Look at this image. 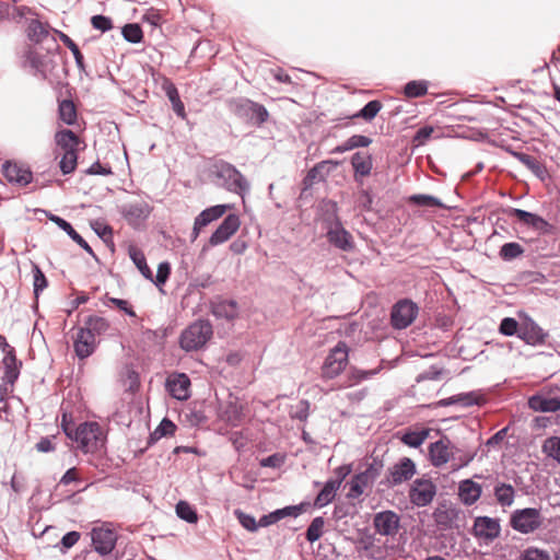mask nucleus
<instances>
[{"mask_svg":"<svg viewBox=\"0 0 560 560\" xmlns=\"http://www.w3.org/2000/svg\"><path fill=\"white\" fill-rule=\"evenodd\" d=\"M493 494L497 502L502 506H511L515 500V490L512 485L505 482H498L494 486Z\"/></svg>","mask_w":560,"mask_h":560,"instance_id":"nucleus-32","label":"nucleus"},{"mask_svg":"<svg viewBox=\"0 0 560 560\" xmlns=\"http://www.w3.org/2000/svg\"><path fill=\"white\" fill-rule=\"evenodd\" d=\"M212 334V325L208 320H197L182 332L180 347L185 351L198 350L208 342Z\"/></svg>","mask_w":560,"mask_h":560,"instance_id":"nucleus-4","label":"nucleus"},{"mask_svg":"<svg viewBox=\"0 0 560 560\" xmlns=\"http://www.w3.org/2000/svg\"><path fill=\"white\" fill-rule=\"evenodd\" d=\"M62 429L65 434L78 443V447L84 453H94L104 444V435L101 425L97 422H83L73 428L63 421Z\"/></svg>","mask_w":560,"mask_h":560,"instance_id":"nucleus-2","label":"nucleus"},{"mask_svg":"<svg viewBox=\"0 0 560 560\" xmlns=\"http://www.w3.org/2000/svg\"><path fill=\"white\" fill-rule=\"evenodd\" d=\"M229 108L240 119L258 127L269 118V113L264 105L245 97L231 100Z\"/></svg>","mask_w":560,"mask_h":560,"instance_id":"nucleus-3","label":"nucleus"},{"mask_svg":"<svg viewBox=\"0 0 560 560\" xmlns=\"http://www.w3.org/2000/svg\"><path fill=\"white\" fill-rule=\"evenodd\" d=\"M348 362V348L346 343L339 342L327 355L322 368V376L327 380L335 378L346 368Z\"/></svg>","mask_w":560,"mask_h":560,"instance_id":"nucleus-7","label":"nucleus"},{"mask_svg":"<svg viewBox=\"0 0 560 560\" xmlns=\"http://www.w3.org/2000/svg\"><path fill=\"white\" fill-rule=\"evenodd\" d=\"M458 494L464 504L472 505L481 495V486L470 479H465L459 483Z\"/></svg>","mask_w":560,"mask_h":560,"instance_id":"nucleus-22","label":"nucleus"},{"mask_svg":"<svg viewBox=\"0 0 560 560\" xmlns=\"http://www.w3.org/2000/svg\"><path fill=\"white\" fill-rule=\"evenodd\" d=\"M380 372V369H373V370H360V369H353L350 372V380L352 381L349 385L358 384L364 380L371 378L372 376L376 375Z\"/></svg>","mask_w":560,"mask_h":560,"instance_id":"nucleus-54","label":"nucleus"},{"mask_svg":"<svg viewBox=\"0 0 560 560\" xmlns=\"http://www.w3.org/2000/svg\"><path fill=\"white\" fill-rule=\"evenodd\" d=\"M241 220L237 214H229L224 218L217 230L211 234L209 244L218 246L229 241L240 229Z\"/></svg>","mask_w":560,"mask_h":560,"instance_id":"nucleus-14","label":"nucleus"},{"mask_svg":"<svg viewBox=\"0 0 560 560\" xmlns=\"http://www.w3.org/2000/svg\"><path fill=\"white\" fill-rule=\"evenodd\" d=\"M408 201L418 207L443 208L447 207L436 197L425 194H415L408 198Z\"/></svg>","mask_w":560,"mask_h":560,"instance_id":"nucleus-39","label":"nucleus"},{"mask_svg":"<svg viewBox=\"0 0 560 560\" xmlns=\"http://www.w3.org/2000/svg\"><path fill=\"white\" fill-rule=\"evenodd\" d=\"M348 141V148L350 150L357 149V148H366L372 143V139L362 136V135H353L350 138L347 139Z\"/></svg>","mask_w":560,"mask_h":560,"instance_id":"nucleus-59","label":"nucleus"},{"mask_svg":"<svg viewBox=\"0 0 560 560\" xmlns=\"http://www.w3.org/2000/svg\"><path fill=\"white\" fill-rule=\"evenodd\" d=\"M419 313L417 303L409 299L397 301L390 311V324L395 329H405L409 327Z\"/></svg>","mask_w":560,"mask_h":560,"instance_id":"nucleus-6","label":"nucleus"},{"mask_svg":"<svg viewBox=\"0 0 560 560\" xmlns=\"http://www.w3.org/2000/svg\"><path fill=\"white\" fill-rule=\"evenodd\" d=\"M510 153L517 159L523 165H525L536 177L545 179L547 176V170L536 158L516 151H510Z\"/></svg>","mask_w":560,"mask_h":560,"instance_id":"nucleus-27","label":"nucleus"},{"mask_svg":"<svg viewBox=\"0 0 560 560\" xmlns=\"http://www.w3.org/2000/svg\"><path fill=\"white\" fill-rule=\"evenodd\" d=\"M436 494V486L429 479H416L409 490L410 502L418 506L423 508L429 505Z\"/></svg>","mask_w":560,"mask_h":560,"instance_id":"nucleus-10","label":"nucleus"},{"mask_svg":"<svg viewBox=\"0 0 560 560\" xmlns=\"http://www.w3.org/2000/svg\"><path fill=\"white\" fill-rule=\"evenodd\" d=\"M351 472V466L350 465H342L337 467L334 470L335 478L329 479L331 482L338 485V487L341 486L342 481L346 479V477Z\"/></svg>","mask_w":560,"mask_h":560,"instance_id":"nucleus-61","label":"nucleus"},{"mask_svg":"<svg viewBox=\"0 0 560 560\" xmlns=\"http://www.w3.org/2000/svg\"><path fill=\"white\" fill-rule=\"evenodd\" d=\"M96 337L85 327H81L74 340V351L80 359L90 357L96 348Z\"/></svg>","mask_w":560,"mask_h":560,"instance_id":"nucleus-21","label":"nucleus"},{"mask_svg":"<svg viewBox=\"0 0 560 560\" xmlns=\"http://www.w3.org/2000/svg\"><path fill=\"white\" fill-rule=\"evenodd\" d=\"M433 517L442 528H452L458 518V511L452 506L441 505L435 509Z\"/></svg>","mask_w":560,"mask_h":560,"instance_id":"nucleus-25","label":"nucleus"},{"mask_svg":"<svg viewBox=\"0 0 560 560\" xmlns=\"http://www.w3.org/2000/svg\"><path fill=\"white\" fill-rule=\"evenodd\" d=\"M56 33L59 35L61 42L70 49L72 52L75 63L79 69L84 68V58L81 54L78 45L65 33L56 31Z\"/></svg>","mask_w":560,"mask_h":560,"instance_id":"nucleus-47","label":"nucleus"},{"mask_svg":"<svg viewBox=\"0 0 560 560\" xmlns=\"http://www.w3.org/2000/svg\"><path fill=\"white\" fill-rule=\"evenodd\" d=\"M520 560H551V556L547 550L529 547L522 552Z\"/></svg>","mask_w":560,"mask_h":560,"instance_id":"nucleus-52","label":"nucleus"},{"mask_svg":"<svg viewBox=\"0 0 560 560\" xmlns=\"http://www.w3.org/2000/svg\"><path fill=\"white\" fill-rule=\"evenodd\" d=\"M338 485L327 480L315 499V505L317 508H324L329 504L336 497Z\"/></svg>","mask_w":560,"mask_h":560,"instance_id":"nucleus-38","label":"nucleus"},{"mask_svg":"<svg viewBox=\"0 0 560 560\" xmlns=\"http://www.w3.org/2000/svg\"><path fill=\"white\" fill-rule=\"evenodd\" d=\"M55 141L57 145L63 149L65 151L77 150V147L79 144L78 136L70 129H63L56 132Z\"/></svg>","mask_w":560,"mask_h":560,"instance_id":"nucleus-35","label":"nucleus"},{"mask_svg":"<svg viewBox=\"0 0 560 560\" xmlns=\"http://www.w3.org/2000/svg\"><path fill=\"white\" fill-rule=\"evenodd\" d=\"M50 51L47 50L46 54H40L34 48H28L24 55V68H28L35 75L46 79L52 62Z\"/></svg>","mask_w":560,"mask_h":560,"instance_id":"nucleus-13","label":"nucleus"},{"mask_svg":"<svg viewBox=\"0 0 560 560\" xmlns=\"http://www.w3.org/2000/svg\"><path fill=\"white\" fill-rule=\"evenodd\" d=\"M381 109L382 103L377 100H373L366 103L364 107L361 108L358 113H355L352 117L362 118L366 121H371L376 117Z\"/></svg>","mask_w":560,"mask_h":560,"instance_id":"nucleus-43","label":"nucleus"},{"mask_svg":"<svg viewBox=\"0 0 560 560\" xmlns=\"http://www.w3.org/2000/svg\"><path fill=\"white\" fill-rule=\"evenodd\" d=\"M500 532L501 526L498 518L478 516L474 522V534L478 538L491 541L499 537Z\"/></svg>","mask_w":560,"mask_h":560,"instance_id":"nucleus-16","label":"nucleus"},{"mask_svg":"<svg viewBox=\"0 0 560 560\" xmlns=\"http://www.w3.org/2000/svg\"><path fill=\"white\" fill-rule=\"evenodd\" d=\"M534 214L535 213L516 208H512L510 210V215L515 217L521 223H523L526 226L529 225V222L533 219Z\"/></svg>","mask_w":560,"mask_h":560,"instance_id":"nucleus-63","label":"nucleus"},{"mask_svg":"<svg viewBox=\"0 0 560 560\" xmlns=\"http://www.w3.org/2000/svg\"><path fill=\"white\" fill-rule=\"evenodd\" d=\"M175 430V423L170 419L164 418L156 429L150 434V442H155L163 436L173 435Z\"/></svg>","mask_w":560,"mask_h":560,"instance_id":"nucleus-44","label":"nucleus"},{"mask_svg":"<svg viewBox=\"0 0 560 560\" xmlns=\"http://www.w3.org/2000/svg\"><path fill=\"white\" fill-rule=\"evenodd\" d=\"M91 538L95 551L102 556L109 555L117 542V535L109 523L93 527Z\"/></svg>","mask_w":560,"mask_h":560,"instance_id":"nucleus-9","label":"nucleus"},{"mask_svg":"<svg viewBox=\"0 0 560 560\" xmlns=\"http://www.w3.org/2000/svg\"><path fill=\"white\" fill-rule=\"evenodd\" d=\"M170 272H171L170 264L166 261L161 262L158 267L155 280L153 279V282L158 287L163 285L166 282V280L168 279Z\"/></svg>","mask_w":560,"mask_h":560,"instance_id":"nucleus-60","label":"nucleus"},{"mask_svg":"<svg viewBox=\"0 0 560 560\" xmlns=\"http://www.w3.org/2000/svg\"><path fill=\"white\" fill-rule=\"evenodd\" d=\"M328 242L335 246L336 248L342 252H352L354 249V241L349 231H347L343 225H335L329 228V231L326 233Z\"/></svg>","mask_w":560,"mask_h":560,"instance_id":"nucleus-20","label":"nucleus"},{"mask_svg":"<svg viewBox=\"0 0 560 560\" xmlns=\"http://www.w3.org/2000/svg\"><path fill=\"white\" fill-rule=\"evenodd\" d=\"M528 405L535 411L556 412L560 410L559 398H548L536 395L529 398Z\"/></svg>","mask_w":560,"mask_h":560,"instance_id":"nucleus-31","label":"nucleus"},{"mask_svg":"<svg viewBox=\"0 0 560 560\" xmlns=\"http://www.w3.org/2000/svg\"><path fill=\"white\" fill-rule=\"evenodd\" d=\"M84 327L95 337L113 335L109 322L100 316H89L84 320Z\"/></svg>","mask_w":560,"mask_h":560,"instance_id":"nucleus-28","label":"nucleus"},{"mask_svg":"<svg viewBox=\"0 0 560 560\" xmlns=\"http://www.w3.org/2000/svg\"><path fill=\"white\" fill-rule=\"evenodd\" d=\"M429 455L434 467H441L450 459L448 441L439 440L430 445Z\"/></svg>","mask_w":560,"mask_h":560,"instance_id":"nucleus-26","label":"nucleus"},{"mask_svg":"<svg viewBox=\"0 0 560 560\" xmlns=\"http://www.w3.org/2000/svg\"><path fill=\"white\" fill-rule=\"evenodd\" d=\"M399 516L393 511H383L374 515L373 525L382 536H393L399 528Z\"/></svg>","mask_w":560,"mask_h":560,"instance_id":"nucleus-15","label":"nucleus"},{"mask_svg":"<svg viewBox=\"0 0 560 560\" xmlns=\"http://www.w3.org/2000/svg\"><path fill=\"white\" fill-rule=\"evenodd\" d=\"M284 462V458L280 454H272L260 460L261 467L279 468Z\"/></svg>","mask_w":560,"mask_h":560,"instance_id":"nucleus-62","label":"nucleus"},{"mask_svg":"<svg viewBox=\"0 0 560 560\" xmlns=\"http://www.w3.org/2000/svg\"><path fill=\"white\" fill-rule=\"evenodd\" d=\"M78 154L77 150H68L65 151L60 162L59 167L62 174L68 175L71 174L77 167Z\"/></svg>","mask_w":560,"mask_h":560,"instance_id":"nucleus-46","label":"nucleus"},{"mask_svg":"<svg viewBox=\"0 0 560 560\" xmlns=\"http://www.w3.org/2000/svg\"><path fill=\"white\" fill-rule=\"evenodd\" d=\"M27 36L35 44L47 43V50L58 48L56 38L50 35L49 30L38 20H32L27 26Z\"/></svg>","mask_w":560,"mask_h":560,"instance_id":"nucleus-17","label":"nucleus"},{"mask_svg":"<svg viewBox=\"0 0 560 560\" xmlns=\"http://www.w3.org/2000/svg\"><path fill=\"white\" fill-rule=\"evenodd\" d=\"M58 114L61 121L73 125L77 121V110L72 101L62 100L58 106Z\"/></svg>","mask_w":560,"mask_h":560,"instance_id":"nucleus-40","label":"nucleus"},{"mask_svg":"<svg viewBox=\"0 0 560 560\" xmlns=\"http://www.w3.org/2000/svg\"><path fill=\"white\" fill-rule=\"evenodd\" d=\"M212 313L220 318L234 319L238 315V306L233 300L221 301L213 305Z\"/></svg>","mask_w":560,"mask_h":560,"instance_id":"nucleus-34","label":"nucleus"},{"mask_svg":"<svg viewBox=\"0 0 560 560\" xmlns=\"http://www.w3.org/2000/svg\"><path fill=\"white\" fill-rule=\"evenodd\" d=\"M351 164L355 174L361 176L370 175L373 166L371 155H366L361 152H357L352 155Z\"/></svg>","mask_w":560,"mask_h":560,"instance_id":"nucleus-36","label":"nucleus"},{"mask_svg":"<svg viewBox=\"0 0 560 560\" xmlns=\"http://www.w3.org/2000/svg\"><path fill=\"white\" fill-rule=\"evenodd\" d=\"M341 220L338 215V207L334 201H328L325 203V212L323 214V228L326 230V233L329 231V228L341 225Z\"/></svg>","mask_w":560,"mask_h":560,"instance_id":"nucleus-37","label":"nucleus"},{"mask_svg":"<svg viewBox=\"0 0 560 560\" xmlns=\"http://www.w3.org/2000/svg\"><path fill=\"white\" fill-rule=\"evenodd\" d=\"M33 285L36 296L48 285L45 275L37 265L33 266Z\"/></svg>","mask_w":560,"mask_h":560,"instance_id":"nucleus-53","label":"nucleus"},{"mask_svg":"<svg viewBox=\"0 0 560 560\" xmlns=\"http://www.w3.org/2000/svg\"><path fill=\"white\" fill-rule=\"evenodd\" d=\"M528 226L541 234H548L552 230V225L538 214L533 215Z\"/></svg>","mask_w":560,"mask_h":560,"instance_id":"nucleus-56","label":"nucleus"},{"mask_svg":"<svg viewBox=\"0 0 560 560\" xmlns=\"http://www.w3.org/2000/svg\"><path fill=\"white\" fill-rule=\"evenodd\" d=\"M2 172L8 182L20 186H26L33 179L30 168L9 161L3 164Z\"/></svg>","mask_w":560,"mask_h":560,"instance_id":"nucleus-19","label":"nucleus"},{"mask_svg":"<svg viewBox=\"0 0 560 560\" xmlns=\"http://www.w3.org/2000/svg\"><path fill=\"white\" fill-rule=\"evenodd\" d=\"M152 208L145 201L128 202L121 206L120 213L124 219L135 229H139L144 224Z\"/></svg>","mask_w":560,"mask_h":560,"instance_id":"nucleus-12","label":"nucleus"},{"mask_svg":"<svg viewBox=\"0 0 560 560\" xmlns=\"http://www.w3.org/2000/svg\"><path fill=\"white\" fill-rule=\"evenodd\" d=\"M176 514L179 518L190 524H195L198 521L197 512L189 503L185 501H179L176 504Z\"/></svg>","mask_w":560,"mask_h":560,"instance_id":"nucleus-48","label":"nucleus"},{"mask_svg":"<svg viewBox=\"0 0 560 560\" xmlns=\"http://www.w3.org/2000/svg\"><path fill=\"white\" fill-rule=\"evenodd\" d=\"M91 24L95 30H98L103 33L112 30L113 27L112 20L108 16L101 14L93 15L91 19Z\"/></svg>","mask_w":560,"mask_h":560,"instance_id":"nucleus-58","label":"nucleus"},{"mask_svg":"<svg viewBox=\"0 0 560 560\" xmlns=\"http://www.w3.org/2000/svg\"><path fill=\"white\" fill-rule=\"evenodd\" d=\"M210 176L218 187L224 188L242 198L249 192V182L231 163L222 160L214 162L210 168Z\"/></svg>","mask_w":560,"mask_h":560,"instance_id":"nucleus-1","label":"nucleus"},{"mask_svg":"<svg viewBox=\"0 0 560 560\" xmlns=\"http://www.w3.org/2000/svg\"><path fill=\"white\" fill-rule=\"evenodd\" d=\"M542 523L541 512L535 508L515 510L510 520L511 527L521 534L534 533Z\"/></svg>","mask_w":560,"mask_h":560,"instance_id":"nucleus-5","label":"nucleus"},{"mask_svg":"<svg viewBox=\"0 0 560 560\" xmlns=\"http://www.w3.org/2000/svg\"><path fill=\"white\" fill-rule=\"evenodd\" d=\"M232 208L233 206L230 203L212 206L202 210L195 219L198 221L199 225L207 226L211 222L220 219L228 210Z\"/></svg>","mask_w":560,"mask_h":560,"instance_id":"nucleus-29","label":"nucleus"},{"mask_svg":"<svg viewBox=\"0 0 560 560\" xmlns=\"http://www.w3.org/2000/svg\"><path fill=\"white\" fill-rule=\"evenodd\" d=\"M189 387L190 380L184 373L171 375L166 380V388L168 393L177 400H186L189 398Z\"/></svg>","mask_w":560,"mask_h":560,"instance_id":"nucleus-18","label":"nucleus"},{"mask_svg":"<svg viewBox=\"0 0 560 560\" xmlns=\"http://www.w3.org/2000/svg\"><path fill=\"white\" fill-rule=\"evenodd\" d=\"M428 93V82L425 80L409 81L404 88V94L408 98L421 97Z\"/></svg>","mask_w":560,"mask_h":560,"instance_id":"nucleus-41","label":"nucleus"},{"mask_svg":"<svg viewBox=\"0 0 560 560\" xmlns=\"http://www.w3.org/2000/svg\"><path fill=\"white\" fill-rule=\"evenodd\" d=\"M121 34H122L125 40L132 43V44H138L143 38L142 30L136 23L126 24L121 30Z\"/></svg>","mask_w":560,"mask_h":560,"instance_id":"nucleus-51","label":"nucleus"},{"mask_svg":"<svg viewBox=\"0 0 560 560\" xmlns=\"http://www.w3.org/2000/svg\"><path fill=\"white\" fill-rule=\"evenodd\" d=\"M457 404L463 407H470L478 404V397L475 393H465L457 395Z\"/></svg>","mask_w":560,"mask_h":560,"instance_id":"nucleus-64","label":"nucleus"},{"mask_svg":"<svg viewBox=\"0 0 560 560\" xmlns=\"http://www.w3.org/2000/svg\"><path fill=\"white\" fill-rule=\"evenodd\" d=\"M383 463L374 458L364 471L357 474L352 478L348 497L353 499L360 497L364 489L381 475Z\"/></svg>","mask_w":560,"mask_h":560,"instance_id":"nucleus-8","label":"nucleus"},{"mask_svg":"<svg viewBox=\"0 0 560 560\" xmlns=\"http://www.w3.org/2000/svg\"><path fill=\"white\" fill-rule=\"evenodd\" d=\"M128 254L132 262L136 265L140 273L148 280L153 281V272L149 268L147 264L145 256L141 249L138 247L130 245L128 248Z\"/></svg>","mask_w":560,"mask_h":560,"instance_id":"nucleus-33","label":"nucleus"},{"mask_svg":"<svg viewBox=\"0 0 560 560\" xmlns=\"http://www.w3.org/2000/svg\"><path fill=\"white\" fill-rule=\"evenodd\" d=\"M499 330L504 336H513L518 331V323L512 317H505L501 320Z\"/></svg>","mask_w":560,"mask_h":560,"instance_id":"nucleus-57","label":"nucleus"},{"mask_svg":"<svg viewBox=\"0 0 560 560\" xmlns=\"http://www.w3.org/2000/svg\"><path fill=\"white\" fill-rule=\"evenodd\" d=\"M325 526V520L322 516L315 517L306 529V539L310 542H315L323 535V528Z\"/></svg>","mask_w":560,"mask_h":560,"instance_id":"nucleus-50","label":"nucleus"},{"mask_svg":"<svg viewBox=\"0 0 560 560\" xmlns=\"http://www.w3.org/2000/svg\"><path fill=\"white\" fill-rule=\"evenodd\" d=\"M417 472L416 464L409 457H402L388 468L386 480L387 487H395L410 480Z\"/></svg>","mask_w":560,"mask_h":560,"instance_id":"nucleus-11","label":"nucleus"},{"mask_svg":"<svg viewBox=\"0 0 560 560\" xmlns=\"http://www.w3.org/2000/svg\"><path fill=\"white\" fill-rule=\"evenodd\" d=\"M524 253V248L516 242L505 243L500 248V257L510 261L520 257Z\"/></svg>","mask_w":560,"mask_h":560,"instance_id":"nucleus-49","label":"nucleus"},{"mask_svg":"<svg viewBox=\"0 0 560 560\" xmlns=\"http://www.w3.org/2000/svg\"><path fill=\"white\" fill-rule=\"evenodd\" d=\"M235 516L237 517L240 524L249 532H256L258 529V523L255 517L242 512L241 510H235Z\"/></svg>","mask_w":560,"mask_h":560,"instance_id":"nucleus-55","label":"nucleus"},{"mask_svg":"<svg viewBox=\"0 0 560 560\" xmlns=\"http://www.w3.org/2000/svg\"><path fill=\"white\" fill-rule=\"evenodd\" d=\"M429 436V431L422 429L419 431H407L401 436V442L410 447H419Z\"/></svg>","mask_w":560,"mask_h":560,"instance_id":"nucleus-42","label":"nucleus"},{"mask_svg":"<svg viewBox=\"0 0 560 560\" xmlns=\"http://www.w3.org/2000/svg\"><path fill=\"white\" fill-rule=\"evenodd\" d=\"M49 220L57 224L62 231H65L72 241H74L79 246H81L86 253L91 256L95 257V254L91 246L84 241V238L72 228V225L66 221L65 219L51 214Z\"/></svg>","mask_w":560,"mask_h":560,"instance_id":"nucleus-23","label":"nucleus"},{"mask_svg":"<svg viewBox=\"0 0 560 560\" xmlns=\"http://www.w3.org/2000/svg\"><path fill=\"white\" fill-rule=\"evenodd\" d=\"M518 337L528 345H538L545 342L547 334L535 322H529L520 329Z\"/></svg>","mask_w":560,"mask_h":560,"instance_id":"nucleus-24","label":"nucleus"},{"mask_svg":"<svg viewBox=\"0 0 560 560\" xmlns=\"http://www.w3.org/2000/svg\"><path fill=\"white\" fill-rule=\"evenodd\" d=\"M337 165V162L327 160L322 161L317 163L315 166H313L306 174L303 183L305 188L312 187L314 183L322 182L325 179L327 174L329 173L328 165Z\"/></svg>","mask_w":560,"mask_h":560,"instance_id":"nucleus-30","label":"nucleus"},{"mask_svg":"<svg viewBox=\"0 0 560 560\" xmlns=\"http://www.w3.org/2000/svg\"><path fill=\"white\" fill-rule=\"evenodd\" d=\"M542 452L560 464V436H550L542 444Z\"/></svg>","mask_w":560,"mask_h":560,"instance_id":"nucleus-45","label":"nucleus"}]
</instances>
